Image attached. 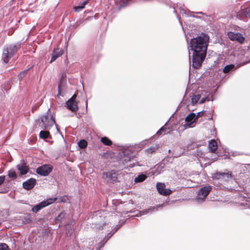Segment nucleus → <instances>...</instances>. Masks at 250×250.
Here are the masks:
<instances>
[{"label":"nucleus","instance_id":"1","mask_svg":"<svg viewBox=\"0 0 250 250\" xmlns=\"http://www.w3.org/2000/svg\"><path fill=\"white\" fill-rule=\"evenodd\" d=\"M209 40V36L204 33L191 39L189 46L192 51V65L194 68H199L204 61Z\"/></svg>","mask_w":250,"mask_h":250},{"label":"nucleus","instance_id":"2","mask_svg":"<svg viewBox=\"0 0 250 250\" xmlns=\"http://www.w3.org/2000/svg\"><path fill=\"white\" fill-rule=\"evenodd\" d=\"M39 126L43 129H49L55 124V119L51 114L50 109L38 120Z\"/></svg>","mask_w":250,"mask_h":250},{"label":"nucleus","instance_id":"3","mask_svg":"<svg viewBox=\"0 0 250 250\" xmlns=\"http://www.w3.org/2000/svg\"><path fill=\"white\" fill-rule=\"evenodd\" d=\"M19 44L10 45L3 50L2 60L5 64L7 63L9 60L16 53L19 48Z\"/></svg>","mask_w":250,"mask_h":250},{"label":"nucleus","instance_id":"4","mask_svg":"<svg viewBox=\"0 0 250 250\" xmlns=\"http://www.w3.org/2000/svg\"><path fill=\"white\" fill-rule=\"evenodd\" d=\"M56 200V197H52L47 199L46 200L43 201L38 205L34 206L32 208V211L33 212L37 213L42 208H44L55 202Z\"/></svg>","mask_w":250,"mask_h":250},{"label":"nucleus","instance_id":"5","mask_svg":"<svg viewBox=\"0 0 250 250\" xmlns=\"http://www.w3.org/2000/svg\"><path fill=\"white\" fill-rule=\"evenodd\" d=\"M212 189L210 186H206L200 189L196 196L198 202L203 201Z\"/></svg>","mask_w":250,"mask_h":250},{"label":"nucleus","instance_id":"6","mask_svg":"<svg viewBox=\"0 0 250 250\" xmlns=\"http://www.w3.org/2000/svg\"><path fill=\"white\" fill-rule=\"evenodd\" d=\"M232 177L231 174L229 172H216L211 176L212 179L221 181H227Z\"/></svg>","mask_w":250,"mask_h":250},{"label":"nucleus","instance_id":"7","mask_svg":"<svg viewBox=\"0 0 250 250\" xmlns=\"http://www.w3.org/2000/svg\"><path fill=\"white\" fill-rule=\"evenodd\" d=\"M52 167L50 165H44L39 167L36 169L38 174L42 176L48 175L52 171Z\"/></svg>","mask_w":250,"mask_h":250},{"label":"nucleus","instance_id":"8","mask_svg":"<svg viewBox=\"0 0 250 250\" xmlns=\"http://www.w3.org/2000/svg\"><path fill=\"white\" fill-rule=\"evenodd\" d=\"M102 178L104 180L108 179L112 182H116L118 179L117 174L114 170L104 172L102 174Z\"/></svg>","mask_w":250,"mask_h":250},{"label":"nucleus","instance_id":"9","mask_svg":"<svg viewBox=\"0 0 250 250\" xmlns=\"http://www.w3.org/2000/svg\"><path fill=\"white\" fill-rule=\"evenodd\" d=\"M166 186L164 183H158L156 185V188L158 192L163 195H168L171 193L169 189H166Z\"/></svg>","mask_w":250,"mask_h":250},{"label":"nucleus","instance_id":"10","mask_svg":"<svg viewBox=\"0 0 250 250\" xmlns=\"http://www.w3.org/2000/svg\"><path fill=\"white\" fill-rule=\"evenodd\" d=\"M67 92V86L66 81L62 80L58 84V95L64 96Z\"/></svg>","mask_w":250,"mask_h":250},{"label":"nucleus","instance_id":"11","mask_svg":"<svg viewBox=\"0 0 250 250\" xmlns=\"http://www.w3.org/2000/svg\"><path fill=\"white\" fill-rule=\"evenodd\" d=\"M228 36L229 38L232 41H237L240 43H242L245 39L241 34L234 33L233 32H229Z\"/></svg>","mask_w":250,"mask_h":250},{"label":"nucleus","instance_id":"12","mask_svg":"<svg viewBox=\"0 0 250 250\" xmlns=\"http://www.w3.org/2000/svg\"><path fill=\"white\" fill-rule=\"evenodd\" d=\"M17 168L21 175H24L27 173L29 168L26 165L24 160H21V163L17 166Z\"/></svg>","mask_w":250,"mask_h":250},{"label":"nucleus","instance_id":"13","mask_svg":"<svg viewBox=\"0 0 250 250\" xmlns=\"http://www.w3.org/2000/svg\"><path fill=\"white\" fill-rule=\"evenodd\" d=\"M36 180L34 178H30L22 184L23 188L26 190L31 189L35 185Z\"/></svg>","mask_w":250,"mask_h":250},{"label":"nucleus","instance_id":"14","mask_svg":"<svg viewBox=\"0 0 250 250\" xmlns=\"http://www.w3.org/2000/svg\"><path fill=\"white\" fill-rule=\"evenodd\" d=\"M66 105L67 108L73 112H76L78 110V106L76 101L68 100L66 102Z\"/></svg>","mask_w":250,"mask_h":250},{"label":"nucleus","instance_id":"15","mask_svg":"<svg viewBox=\"0 0 250 250\" xmlns=\"http://www.w3.org/2000/svg\"><path fill=\"white\" fill-rule=\"evenodd\" d=\"M162 206V205H159L156 207H150V208H148L147 209H146L142 210V211H140L139 212V215L137 214V215H136V216H141L142 215L146 214L147 213H152L155 210H157L158 208L159 207H161Z\"/></svg>","mask_w":250,"mask_h":250},{"label":"nucleus","instance_id":"16","mask_svg":"<svg viewBox=\"0 0 250 250\" xmlns=\"http://www.w3.org/2000/svg\"><path fill=\"white\" fill-rule=\"evenodd\" d=\"M195 114L194 113H190L185 119L186 122L185 126H190L196 119Z\"/></svg>","mask_w":250,"mask_h":250},{"label":"nucleus","instance_id":"17","mask_svg":"<svg viewBox=\"0 0 250 250\" xmlns=\"http://www.w3.org/2000/svg\"><path fill=\"white\" fill-rule=\"evenodd\" d=\"M63 54V50L62 49L56 48L53 50L52 54V57L50 62L55 61L56 59L59 57L61 56Z\"/></svg>","mask_w":250,"mask_h":250},{"label":"nucleus","instance_id":"18","mask_svg":"<svg viewBox=\"0 0 250 250\" xmlns=\"http://www.w3.org/2000/svg\"><path fill=\"white\" fill-rule=\"evenodd\" d=\"M237 17L241 19L244 17H250V8H244L237 15Z\"/></svg>","mask_w":250,"mask_h":250},{"label":"nucleus","instance_id":"19","mask_svg":"<svg viewBox=\"0 0 250 250\" xmlns=\"http://www.w3.org/2000/svg\"><path fill=\"white\" fill-rule=\"evenodd\" d=\"M208 148L212 152H214L217 150V144L214 140H211L209 141L208 144Z\"/></svg>","mask_w":250,"mask_h":250},{"label":"nucleus","instance_id":"20","mask_svg":"<svg viewBox=\"0 0 250 250\" xmlns=\"http://www.w3.org/2000/svg\"><path fill=\"white\" fill-rule=\"evenodd\" d=\"M88 0H85L82 3H80L78 6H75L74 7L75 11L76 12H79L80 11H82V9L84 8L85 5L88 3Z\"/></svg>","mask_w":250,"mask_h":250},{"label":"nucleus","instance_id":"21","mask_svg":"<svg viewBox=\"0 0 250 250\" xmlns=\"http://www.w3.org/2000/svg\"><path fill=\"white\" fill-rule=\"evenodd\" d=\"M146 178V176L145 174H141L138 175L135 178L134 181L136 183H140L143 182Z\"/></svg>","mask_w":250,"mask_h":250},{"label":"nucleus","instance_id":"22","mask_svg":"<svg viewBox=\"0 0 250 250\" xmlns=\"http://www.w3.org/2000/svg\"><path fill=\"white\" fill-rule=\"evenodd\" d=\"M235 68V65L234 64H229L225 66L224 68L223 71L225 73H228L231 70Z\"/></svg>","mask_w":250,"mask_h":250},{"label":"nucleus","instance_id":"23","mask_svg":"<svg viewBox=\"0 0 250 250\" xmlns=\"http://www.w3.org/2000/svg\"><path fill=\"white\" fill-rule=\"evenodd\" d=\"M101 142L103 144L106 146H111L112 145V142L107 137H103L101 139Z\"/></svg>","mask_w":250,"mask_h":250},{"label":"nucleus","instance_id":"24","mask_svg":"<svg viewBox=\"0 0 250 250\" xmlns=\"http://www.w3.org/2000/svg\"><path fill=\"white\" fill-rule=\"evenodd\" d=\"M49 133L48 131L42 130L40 133V137L41 138L45 139L49 136Z\"/></svg>","mask_w":250,"mask_h":250},{"label":"nucleus","instance_id":"25","mask_svg":"<svg viewBox=\"0 0 250 250\" xmlns=\"http://www.w3.org/2000/svg\"><path fill=\"white\" fill-rule=\"evenodd\" d=\"M201 96L199 94L194 95L191 98V102L193 105L196 104L200 100Z\"/></svg>","mask_w":250,"mask_h":250},{"label":"nucleus","instance_id":"26","mask_svg":"<svg viewBox=\"0 0 250 250\" xmlns=\"http://www.w3.org/2000/svg\"><path fill=\"white\" fill-rule=\"evenodd\" d=\"M78 146L81 148H85L87 146V142L84 140H80L78 142Z\"/></svg>","mask_w":250,"mask_h":250},{"label":"nucleus","instance_id":"27","mask_svg":"<svg viewBox=\"0 0 250 250\" xmlns=\"http://www.w3.org/2000/svg\"><path fill=\"white\" fill-rule=\"evenodd\" d=\"M8 176L9 178L13 179H15L17 177L16 172L13 169H11L8 171Z\"/></svg>","mask_w":250,"mask_h":250},{"label":"nucleus","instance_id":"28","mask_svg":"<svg viewBox=\"0 0 250 250\" xmlns=\"http://www.w3.org/2000/svg\"><path fill=\"white\" fill-rule=\"evenodd\" d=\"M131 0H121L120 7H124L127 6Z\"/></svg>","mask_w":250,"mask_h":250},{"label":"nucleus","instance_id":"29","mask_svg":"<svg viewBox=\"0 0 250 250\" xmlns=\"http://www.w3.org/2000/svg\"><path fill=\"white\" fill-rule=\"evenodd\" d=\"M29 69H28L26 70L23 71L18 75V78L20 80V81H21L25 77Z\"/></svg>","mask_w":250,"mask_h":250},{"label":"nucleus","instance_id":"30","mask_svg":"<svg viewBox=\"0 0 250 250\" xmlns=\"http://www.w3.org/2000/svg\"><path fill=\"white\" fill-rule=\"evenodd\" d=\"M0 250H10L7 246L5 243H0Z\"/></svg>","mask_w":250,"mask_h":250},{"label":"nucleus","instance_id":"31","mask_svg":"<svg viewBox=\"0 0 250 250\" xmlns=\"http://www.w3.org/2000/svg\"><path fill=\"white\" fill-rule=\"evenodd\" d=\"M157 149V147L151 146L147 149L146 151L148 153H151L154 152Z\"/></svg>","mask_w":250,"mask_h":250},{"label":"nucleus","instance_id":"32","mask_svg":"<svg viewBox=\"0 0 250 250\" xmlns=\"http://www.w3.org/2000/svg\"><path fill=\"white\" fill-rule=\"evenodd\" d=\"M65 213L64 212H61L56 217V220L60 221L62 218L64 217Z\"/></svg>","mask_w":250,"mask_h":250},{"label":"nucleus","instance_id":"33","mask_svg":"<svg viewBox=\"0 0 250 250\" xmlns=\"http://www.w3.org/2000/svg\"><path fill=\"white\" fill-rule=\"evenodd\" d=\"M66 77V74L65 73H62L61 75L60 78V81H61L62 80H63V81L65 80V81H66V82H67Z\"/></svg>","mask_w":250,"mask_h":250},{"label":"nucleus","instance_id":"34","mask_svg":"<svg viewBox=\"0 0 250 250\" xmlns=\"http://www.w3.org/2000/svg\"><path fill=\"white\" fill-rule=\"evenodd\" d=\"M205 113V111L204 110H203V111H201L200 112H198L197 115H196V116H195V117H196V118H198V117L203 116L204 114Z\"/></svg>","mask_w":250,"mask_h":250},{"label":"nucleus","instance_id":"35","mask_svg":"<svg viewBox=\"0 0 250 250\" xmlns=\"http://www.w3.org/2000/svg\"><path fill=\"white\" fill-rule=\"evenodd\" d=\"M210 99L208 97L203 98L200 102V104H202L204 103L206 101H209Z\"/></svg>","mask_w":250,"mask_h":250},{"label":"nucleus","instance_id":"36","mask_svg":"<svg viewBox=\"0 0 250 250\" xmlns=\"http://www.w3.org/2000/svg\"><path fill=\"white\" fill-rule=\"evenodd\" d=\"M5 176H0V186L5 181Z\"/></svg>","mask_w":250,"mask_h":250},{"label":"nucleus","instance_id":"37","mask_svg":"<svg viewBox=\"0 0 250 250\" xmlns=\"http://www.w3.org/2000/svg\"><path fill=\"white\" fill-rule=\"evenodd\" d=\"M164 127H162L157 132V134H161L162 132V131H163L164 130Z\"/></svg>","mask_w":250,"mask_h":250},{"label":"nucleus","instance_id":"38","mask_svg":"<svg viewBox=\"0 0 250 250\" xmlns=\"http://www.w3.org/2000/svg\"><path fill=\"white\" fill-rule=\"evenodd\" d=\"M119 228H120V227H119L117 228L116 229H115V230L112 232V233H111V234H110V235L108 237V238H107V239H109V238H110V237L113 235V234L115 231H116L117 230V229H119Z\"/></svg>","mask_w":250,"mask_h":250},{"label":"nucleus","instance_id":"39","mask_svg":"<svg viewBox=\"0 0 250 250\" xmlns=\"http://www.w3.org/2000/svg\"><path fill=\"white\" fill-rule=\"evenodd\" d=\"M76 97V95L75 94H74V95L72 96L71 98L70 99H69V100H72L73 101H75Z\"/></svg>","mask_w":250,"mask_h":250},{"label":"nucleus","instance_id":"40","mask_svg":"<svg viewBox=\"0 0 250 250\" xmlns=\"http://www.w3.org/2000/svg\"><path fill=\"white\" fill-rule=\"evenodd\" d=\"M94 245V241H92L89 243V246L91 247Z\"/></svg>","mask_w":250,"mask_h":250},{"label":"nucleus","instance_id":"41","mask_svg":"<svg viewBox=\"0 0 250 250\" xmlns=\"http://www.w3.org/2000/svg\"><path fill=\"white\" fill-rule=\"evenodd\" d=\"M134 166V164H130L129 165V167H133Z\"/></svg>","mask_w":250,"mask_h":250},{"label":"nucleus","instance_id":"42","mask_svg":"<svg viewBox=\"0 0 250 250\" xmlns=\"http://www.w3.org/2000/svg\"><path fill=\"white\" fill-rule=\"evenodd\" d=\"M10 31H9L8 35H11L12 34V33H13V30L12 31L11 34H10Z\"/></svg>","mask_w":250,"mask_h":250},{"label":"nucleus","instance_id":"43","mask_svg":"<svg viewBox=\"0 0 250 250\" xmlns=\"http://www.w3.org/2000/svg\"><path fill=\"white\" fill-rule=\"evenodd\" d=\"M198 14H202V15H203V14H203V12H198Z\"/></svg>","mask_w":250,"mask_h":250},{"label":"nucleus","instance_id":"44","mask_svg":"<svg viewBox=\"0 0 250 250\" xmlns=\"http://www.w3.org/2000/svg\"><path fill=\"white\" fill-rule=\"evenodd\" d=\"M123 163L125 164V163H127V162L126 161V160H123Z\"/></svg>","mask_w":250,"mask_h":250},{"label":"nucleus","instance_id":"45","mask_svg":"<svg viewBox=\"0 0 250 250\" xmlns=\"http://www.w3.org/2000/svg\"><path fill=\"white\" fill-rule=\"evenodd\" d=\"M130 160H131V157H128V161H130Z\"/></svg>","mask_w":250,"mask_h":250},{"label":"nucleus","instance_id":"46","mask_svg":"<svg viewBox=\"0 0 250 250\" xmlns=\"http://www.w3.org/2000/svg\"><path fill=\"white\" fill-rule=\"evenodd\" d=\"M86 106H87V102H86Z\"/></svg>","mask_w":250,"mask_h":250},{"label":"nucleus","instance_id":"47","mask_svg":"<svg viewBox=\"0 0 250 250\" xmlns=\"http://www.w3.org/2000/svg\"><path fill=\"white\" fill-rule=\"evenodd\" d=\"M58 125H56V127H57V128L58 127Z\"/></svg>","mask_w":250,"mask_h":250}]
</instances>
